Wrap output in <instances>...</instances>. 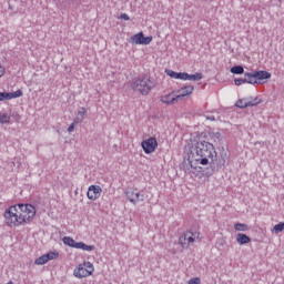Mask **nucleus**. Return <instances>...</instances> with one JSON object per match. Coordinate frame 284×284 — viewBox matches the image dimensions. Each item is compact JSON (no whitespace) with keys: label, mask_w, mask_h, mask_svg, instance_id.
<instances>
[{"label":"nucleus","mask_w":284,"mask_h":284,"mask_svg":"<svg viewBox=\"0 0 284 284\" xmlns=\"http://www.w3.org/2000/svg\"><path fill=\"white\" fill-rule=\"evenodd\" d=\"M192 92H194V87H192V85L183 87L180 90H178L176 99L181 100L184 97H190V94H192Z\"/></svg>","instance_id":"12"},{"label":"nucleus","mask_w":284,"mask_h":284,"mask_svg":"<svg viewBox=\"0 0 284 284\" xmlns=\"http://www.w3.org/2000/svg\"><path fill=\"white\" fill-rule=\"evenodd\" d=\"M129 43H132L133 45H150V43H152V37H145L143 36V32H140L132 36Z\"/></svg>","instance_id":"6"},{"label":"nucleus","mask_w":284,"mask_h":284,"mask_svg":"<svg viewBox=\"0 0 284 284\" xmlns=\"http://www.w3.org/2000/svg\"><path fill=\"white\" fill-rule=\"evenodd\" d=\"M234 230H236V232H247V230H250V226H247V224L236 223L234 225Z\"/></svg>","instance_id":"20"},{"label":"nucleus","mask_w":284,"mask_h":284,"mask_svg":"<svg viewBox=\"0 0 284 284\" xmlns=\"http://www.w3.org/2000/svg\"><path fill=\"white\" fill-rule=\"evenodd\" d=\"M85 114H88V111L85 110V108H81L78 111V119H80V121H83L85 119Z\"/></svg>","instance_id":"27"},{"label":"nucleus","mask_w":284,"mask_h":284,"mask_svg":"<svg viewBox=\"0 0 284 284\" xmlns=\"http://www.w3.org/2000/svg\"><path fill=\"white\" fill-rule=\"evenodd\" d=\"M203 79V73H195L189 74L187 72L184 73V81H201Z\"/></svg>","instance_id":"18"},{"label":"nucleus","mask_w":284,"mask_h":284,"mask_svg":"<svg viewBox=\"0 0 284 284\" xmlns=\"http://www.w3.org/2000/svg\"><path fill=\"white\" fill-rule=\"evenodd\" d=\"M216 156L214 144L207 141H199L190 148L187 161L191 168L196 169V165H212Z\"/></svg>","instance_id":"1"},{"label":"nucleus","mask_w":284,"mask_h":284,"mask_svg":"<svg viewBox=\"0 0 284 284\" xmlns=\"http://www.w3.org/2000/svg\"><path fill=\"white\" fill-rule=\"evenodd\" d=\"M73 247L75 250H83V252H92V251H94V245H88V244H85L83 242H77V241L73 243Z\"/></svg>","instance_id":"14"},{"label":"nucleus","mask_w":284,"mask_h":284,"mask_svg":"<svg viewBox=\"0 0 284 284\" xmlns=\"http://www.w3.org/2000/svg\"><path fill=\"white\" fill-rule=\"evenodd\" d=\"M243 83H248L252 85V79L250 78V72L244 73V79L240 78L234 80L235 85H243Z\"/></svg>","instance_id":"17"},{"label":"nucleus","mask_w":284,"mask_h":284,"mask_svg":"<svg viewBox=\"0 0 284 284\" xmlns=\"http://www.w3.org/2000/svg\"><path fill=\"white\" fill-rule=\"evenodd\" d=\"M187 284H201V278L193 277V278L189 280Z\"/></svg>","instance_id":"29"},{"label":"nucleus","mask_w":284,"mask_h":284,"mask_svg":"<svg viewBox=\"0 0 284 284\" xmlns=\"http://www.w3.org/2000/svg\"><path fill=\"white\" fill-rule=\"evenodd\" d=\"M207 121H216V119L214 118V115H209L206 116Z\"/></svg>","instance_id":"35"},{"label":"nucleus","mask_w":284,"mask_h":284,"mask_svg":"<svg viewBox=\"0 0 284 284\" xmlns=\"http://www.w3.org/2000/svg\"><path fill=\"white\" fill-rule=\"evenodd\" d=\"M37 216V209L31 204H18L10 206L4 212V221L9 227H19L30 223Z\"/></svg>","instance_id":"2"},{"label":"nucleus","mask_w":284,"mask_h":284,"mask_svg":"<svg viewBox=\"0 0 284 284\" xmlns=\"http://www.w3.org/2000/svg\"><path fill=\"white\" fill-rule=\"evenodd\" d=\"M0 101H8V92H0Z\"/></svg>","instance_id":"31"},{"label":"nucleus","mask_w":284,"mask_h":284,"mask_svg":"<svg viewBox=\"0 0 284 284\" xmlns=\"http://www.w3.org/2000/svg\"><path fill=\"white\" fill-rule=\"evenodd\" d=\"M165 72L168 77H171V79H180L181 81H185V72H175L173 70H166Z\"/></svg>","instance_id":"15"},{"label":"nucleus","mask_w":284,"mask_h":284,"mask_svg":"<svg viewBox=\"0 0 284 284\" xmlns=\"http://www.w3.org/2000/svg\"><path fill=\"white\" fill-rule=\"evenodd\" d=\"M248 78H251V85H258L261 81L272 79V73L263 70L248 72Z\"/></svg>","instance_id":"5"},{"label":"nucleus","mask_w":284,"mask_h":284,"mask_svg":"<svg viewBox=\"0 0 284 284\" xmlns=\"http://www.w3.org/2000/svg\"><path fill=\"white\" fill-rule=\"evenodd\" d=\"M45 263H48V257L45 254L36 258L34 261V265H45Z\"/></svg>","instance_id":"24"},{"label":"nucleus","mask_w":284,"mask_h":284,"mask_svg":"<svg viewBox=\"0 0 284 284\" xmlns=\"http://www.w3.org/2000/svg\"><path fill=\"white\" fill-rule=\"evenodd\" d=\"M75 278H88L90 272L85 268L84 264H79V266L73 271Z\"/></svg>","instance_id":"11"},{"label":"nucleus","mask_w":284,"mask_h":284,"mask_svg":"<svg viewBox=\"0 0 284 284\" xmlns=\"http://www.w3.org/2000/svg\"><path fill=\"white\" fill-rule=\"evenodd\" d=\"M201 236V233L199 232H192V231H185L180 237H179V245H181L182 250H187L196 239Z\"/></svg>","instance_id":"4"},{"label":"nucleus","mask_w":284,"mask_h":284,"mask_svg":"<svg viewBox=\"0 0 284 284\" xmlns=\"http://www.w3.org/2000/svg\"><path fill=\"white\" fill-rule=\"evenodd\" d=\"M0 123L3 124H8L10 123V115H8V113H3L0 115Z\"/></svg>","instance_id":"25"},{"label":"nucleus","mask_w":284,"mask_h":284,"mask_svg":"<svg viewBox=\"0 0 284 284\" xmlns=\"http://www.w3.org/2000/svg\"><path fill=\"white\" fill-rule=\"evenodd\" d=\"M283 230H284V222H281L274 226L275 234H281V232H283Z\"/></svg>","instance_id":"28"},{"label":"nucleus","mask_w":284,"mask_h":284,"mask_svg":"<svg viewBox=\"0 0 284 284\" xmlns=\"http://www.w3.org/2000/svg\"><path fill=\"white\" fill-rule=\"evenodd\" d=\"M154 81H152L149 75H140L131 83V89H133L134 92H139L143 97H148V93L152 92V90H154Z\"/></svg>","instance_id":"3"},{"label":"nucleus","mask_w":284,"mask_h":284,"mask_svg":"<svg viewBox=\"0 0 284 284\" xmlns=\"http://www.w3.org/2000/svg\"><path fill=\"white\" fill-rule=\"evenodd\" d=\"M79 123V121L74 120L73 123L70 124L68 128V132H74V126Z\"/></svg>","instance_id":"30"},{"label":"nucleus","mask_w":284,"mask_h":284,"mask_svg":"<svg viewBox=\"0 0 284 284\" xmlns=\"http://www.w3.org/2000/svg\"><path fill=\"white\" fill-rule=\"evenodd\" d=\"M221 165H225V158H222V161H220Z\"/></svg>","instance_id":"36"},{"label":"nucleus","mask_w":284,"mask_h":284,"mask_svg":"<svg viewBox=\"0 0 284 284\" xmlns=\"http://www.w3.org/2000/svg\"><path fill=\"white\" fill-rule=\"evenodd\" d=\"M125 195L130 203H133V205H136V203H140V201H144L143 194H141V192H139L136 189L128 190Z\"/></svg>","instance_id":"9"},{"label":"nucleus","mask_w":284,"mask_h":284,"mask_svg":"<svg viewBox=\"0 0 284 284\" xmlns=\"http://www.w3.org/2000/svg\"><path fill=\"white\" fill-rule=\"evenodd\" d=\"M212 139L213 141H221V133L220 132L213 133Z\"/></svg>","instance_id":"32"},{"label":"nucleus","mask_w":284,"mask_h":284,"mask_svg":"<svg viewBox=\"0 0 284 284\" xmlns=\"http://www.w3.org/2000/svg\"><path fill=\"white\" fill-rule=\"evenodd\" d=\"M44 255L47 256V261H54V258H59V252H50Z\"/></svg>","instance_id":"26"},{"label":"nucleus","mask_w":284,"mask_h":284,"mask_svg":"<svg viewBox=\"0 0 284 284\" xmlns=\"http://www.w3.org/2000/svg\"><path fill=\"white\" fill-rule=\"evenodd\" d=\"M160 101L162 103H165L166 105H174L176 103V101H179V98H176V95H174V93H169L166 95H162Z\"/></svg>","instance_id":"13"},{"label":"nucleus","mask_w":284,"mask_h":284,"mask_svg":"<svg viewBox=\"0 0 284 284\" xmlns=\"http://www.w3.org/2000/svg\"><path fill=\"white\" fill-rule=\"evenodd\" d=\"M3 74H6V69L0 65V79L3 77Z\"/></svg>","instance_id":"34"},{"label":"nucleus","mask_w":284,"mask_h":284,"mask_svg":"<svg viewBox=\"0 0 284 284\" xmlns=\"http://www.w3.org/2000/svg\"><path fill=\"white\" fill-rule=\"evenodd\" d=\"M83 265L87 268V272H89V276H92V274H94V264L91 262H84Z\"/></svg>","instance_id":"22"},{"label":"nucleus","mask_w":284,"mask_h":284,"mask_svg":"<svg viewBox=\"0 0 284 284\" xmlns=\"http://www.w3.org/2000/svg\"><path fill=\"white\" fill-rule=\"evenodd\" d=\"M19 97H23V91L17 90L14 92H7L8 101H10L11 99H19Z\"/></svg>","instance_id":"19"},{"label":"nucleus","mask_w":284,"mask_h":284,"mask_svg":"<svg viewBox=\"0 0 284 284\" xmlns=\"http://www.w3.org/2000/svg\"><path fill=\"white\" fill-rule=\"evenodd\" d=\"M261 103V99L258 98H244L236 101L235 105L236 108H240L241 110L245 108H254V105H258Z\"/></svg>","instance_id":"8"},{"label":"nucleus","mask_w":284,"mask_h":284,"mask_svg":"<svg viewBox=\"0 0 284 284\" xmlns=\"http://www.w3.org/2000/svg\"><path fill=\"white\" fill-rule=\"evenodd\" d=\"M120 19H123L124 21H130V16H128V13H122L120 16Z\"/></svg>","instance_id":"33"},{"label":"nucleus","mask_w":284,"mask_h":284,"mask_svg":"<svg viewBox=\"0 0 284 284\" xmlns=\"http://www.w3.org/2000/svg\"><path fill=\"white\" fill-rule=\"evenodd\" d=\"M245 69L242 65H235L231 68V73L232 74H244Z\"/></svg>","instance_id":"21"},{"label":"nucleus","mask_w":284,"mask_h":284,"mask_svg":"<svg viewBox=\"0 0 284 284\" xmlns=\"http://www.w3.org/2000/svg\"><path fill=\"white\" fill-rule=\"evenodd\" d=\"M101 192H103V189H101L99 185H91L89 186L87 196L90 201H97V199L101 197Z\"/></svg>","instance_id":"10"},{"label":"nucleus","mask_w":284,"mask_h":284,"mask_svg":"<svg viewBox=\"0 0 284 284\" xmlns=\"http://www.w3.org/2000/svg\"><path fill=\"white\" fill-rule=\"evenodd\" d=\"M142 150L144 154H152L159 148V142L156 141V138H149L141 143Z\"/></svg>","instance_id":"7"},{"label":"nucleus","mask_w":284,"mask_h":284,"mask_svg":"<svg viewBox=\"0 0 284 284\" xmlns=\"http://www.w3.org/2000/svg\"><path fill=\"white\" fill-rule=\"evenodd\" d=\"M62 242L64 243V245H68L69 247H74V239L70 237V236H64L62 239Z\"/></svg>","instance_id":"23"},{"label":"nucleus","mask_w":284,"mask_h":284,"mask_svg":"<svg viewBox=\"0 0 284 284\" xmlns=\"http://www.w3.org/2000/svg\"><path fill=\"white\" fill-rule=\"evenodd\" d=\"M236 241H237L239 245H247V243L252 242V239H250V236H247L246 234L239 233L236 235Z\"/></svg>","instance_id":"16"}]
</instances>
